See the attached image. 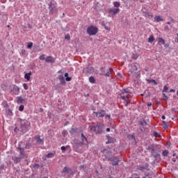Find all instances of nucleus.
<instances>
[{"mask_svg": "<svg viewBox=\"0 0 178 178\" xmlns=\"http://www.w3.org/2000/svg\"><path fill=\"white\" fill-rule=\"evenodd\" d=\"M120 97L124 101V105L129 106L130 102H131V92L128 88L123 89L120 93Z\"/></svg>", "mask_w": 178, "mask_h": 178, "instance_id": "f257e3e1", "label": "nucleus"}, {"mask_svg": "<svg viewBox=\"0 0 178 178\" xmlns=\"http://www.w3.org/2000/svg\"><path fill=\"white\" fill-rule=\"evenodd\" d=\"M137 70H138V63H134L129 65V75L132 76V77H136V79H140V73Z\"/></svg>", "mask_w": 178, "mask_h": 178, "instance_id": "f03ea898", "label": "nucleus"}, {"mask_svg": "<svg viewBox=\"0 0 178 178\" xmlns=\"http://www.w3.org/2000/svg\"><path fill=\"white\" fill-rule=\"evenodd\" d=\"M49 10L50 15H55V13H58V3L55 0H51L49 3Z\"/></svg>", "mask_w": 178, "mask_h": 178, "instance_id": "7ed1b4c3", "label": "nucleus"}, {"mask_svg": "<svg viewBox=\"0 0 178 178\" xmlns=\"http://www.w3.org/2000/svg\"><path fill=\"white\" fill-rule=\"evenodd\" d=\"M104 129V124L100 122H97L95 126L91 128V130H94L96 134H102V130Z\"/></svg>", "mask_w": 178, "mask_h": 178, "instance_id": "20e7f679", "label": "nucleus"}, {"mask_svg": "<svg viewBox=\"0 0 178 178\" xmlns=\"http://www.w3.org/2000/svg\"><path fill=\"white\" fill-rule=\"evenodd\" d=\"M87 33L89 35H95L98 33V28L94 26H89Z\"/></svg>", "mask_w": 178, "mask_h": 178, "instance_id": "39448f33", "label": "nucleus"}, {"mask_svg": "<svg viewBox=\"0 0 178 178\" xmlns=\"http://www.w3.org/2000/svg\"><path fill=\"white\" fill-rule=\"evenodd\" d=\"M29 124V122L26 120H24L21 122V131L22 133H26L27 131V124Z\"/></svg>", "mask_w": 178, "mask_h": 178, "instance_id": "423d86ee", "label": "nucleus"}, {"mask_svg": "<svg viewBox=\"0 0 178 178\" xmlns=\"http://www.w3.org/2000/svg\"><path fill=\"white\" fill-rule=\"evenodd\" d=\"M137 169L141 172H148L149 170V165L146 163L144 165H138Z\"/></svg>", "mask_w": 178, "mask_h": 178, "instance_id": "0eeeda50", "label": "nucleus"}, {"mask_svg": "<svg viewBox=\"0 0 178 178\" xmlns=\"http://www.w3.org/2000/svg\"><path fill=\"white\" fill-rule=\"evenodd\" d=\"M81 145H88V140H87V138L84 136V134H81Z\"/></svg>", "mask_w": 178, "mask_h": 178, "instance_id": "6e6552de", "label": "nucleus"}, {"mask_svg": "<svg viewBox=\"0 0 178 178\" xmlns=\"http://www.w3.org/2000/svg\"><path fill=\"white\" fill-rule=\"evenodd\" d=\"M120 12V8H110L108 10V13H111L113 16H116Z\"/></svg>", "mask_w": 178, "mask_h": 178, "instance_id": "1a4fd4ad", "label": "nucleus"}, {"mask_svg": "<svg viewBox=\"0 0 178 178\" xmlns=\"http://www.w3.org/2000/svg\"><path fill=\"white\" fill-rule=\"evenodd\" d=\"M93 113H95L97 118H104L105 116V111L101 110L99 112H93Z\"/></svg>", "mask_w": 178, "mask_h": 178, "instance_id": "9d476101", "label": "nucleus"}, {"mask_svg": "<svg viewBox=\"0 0 178 178\" xmlns=\"http://www.w3.org/2000/svg\"><path fill=\"white\" fill-rule=\"evenodd\" d=\"M111 161H112V165L113 166H118L119 165V158L118 157H114L111 159Z\"/></svg>", "mask_w": 178, "mask_h": 178, "instance_id": "9b49d317", "label": "nucleus"}, {"mask_svg": "<svg viewBox=\"0 0 178 178\" xmlns=\"http://www.w3.org/2000/svg\"><path fill=\"white\" fill-rule=\"evenodd\" d=\"M58 79L60 80V84L62 86H66V81H65V77L63 76V74L58 76Z\"/></svg>", "mask_w": 178, "mask_h": 178, "instance_id": "f8f14e48", "label": "nucleus"}, {"mask_svg": "<svg viewBox=\"0 0 178 178\" xmlns=\"http://www.w3.org/2000/svg\"><path fill=\"white\" fill-rule=\"evenodd\" d=\"M45 62L47 63H55V58L52 56H47L45 59Z\"/></svg>", "mask_w": 178, "mask_h": 178, "instance_id": "ddd939ff", "label": "nucleus"}, {"mask_svg": "<svg viewBox=\"0 0 178 178\" xmlns=\"http://www.w3.org/2000/svg\"><path fill=\"white\" fill-rule=\"evenodd\" d=\"M108 138V143H106V144H110L111 143H115V141H116V138H112L109 136H106Z\"/></svg>", "mask_w": 178, "mask_h": 178, "instance_id": "4468645a", "label": "nucleus"}, {"mask_svg": "<svg viewBox=\"0 0 178 178\" xmlns=\"http://www.w3.org/2000/svg\"><path fill=\"white\" fill-rule=\"evenodd\" d=\"M23 159L22 157H13V161H14V163H19Z\"/></svg>", "mask_w": 178, "mask_h": 178, "instance_id": "2eb2a0df", "label": "nucleus"}, {"mask_svg": "<svg viewBox=\"0 0 178 178\" xmlns=\"http://www.w3.org/2000/svg\"><path fill=\"white\" fill-rule=\"evenodd\" d=\"M113 72V68H109L108 72L104 74L106 77H111V74H112V72Z\"/></svg>", "mask_w": 178, "mask_h": 178, "instance_id": "dca6fc26", "label": "nucleus"}, {"mask_svg": "<svg viewBox=\"0 0 178 178\" xmlns=\"http://www.w3.org/2000/svg\"><path fill=\"white\" fill-rule=\"evenodd\" d=\"M17 102L18 104H24V99L22 97H17Z\"/></svg>", "mask_w": 178, "mask_h": 178, "instance_id": "f3484780", "label": "nucleus"}, {"mask_svg": "<svg viewBox=\"0 0 178 178\" xmlns=\"http://www.w3.org/2000/svg\"><path fill=\"white\" fill-rule=\"evenodd\" d=\"M35 140H36L37 144H42V143H43L42 139L40 138V136H35Z\"/></svg>", "mask_w": 178, "mask_h": 178, "instance_id": "a211bd4d", "label": "nucleus"}, {"mask_svg": "<svg viewBox=\"0 0 178 178\" xmlns=\"http://www.w3.org/2000/svg\"><path fill=\"white\" fill-rule=\"evenodd\" d=\"M31 76V72H30L29 73H26L24 75V79H26V80H27V81H30Z\"/></svg>", "mask_w": 178, "mask_h": 178, "instance_id": "6ab92c4d", "label": "nucleus"}, {"mask_svg": "<svg viewBox=\"0 0 178 178\" xmlns=\"http://www.w3.org/2000/svg\"><path fill=\"white\" fill-rule=\"evenodd\" d=\"M69 172H72V169L67 168V167H65L63 169L62 173H69Z\"/></svg>", "mask_w": 178, "mask_h": 178, "instance_id": "aec40b11", "label": "nucleus"}, {"mask_svg": "<svg viewBox=\"0 0 178 178\" xmlns=\"http://www.w3.org/2000/svg\"><path fill=\"white\" fill-rule=\"evenodd\" d=\"M154 19L155 21L157 22V23H159V22H163V18H162V17L161 16H156Z\"/></svg>", "mask_w": 178, "mask_h": 178, "instance_id": "412c9836", "label": "nucleus"}, {"mask_svg": "<svg viewBox=\"0 0 178 178\" xmlns=\"http://www.w3.org/2000/svg\"><path fill=\"white\" fill-rule=\"evenodd\" d=\"M19 151H20V158H22V159H23V158H24V149H23V148H22V147H19Z\"/></svg>", "mask_w": 178, "mask_h": 178, "instance_id": "4be33fe9", "label": "nucleus"}, {"mask_svg": "<svg viewBox=\"0 0 178 178\" xmlns=\"http://www.w3.org/2000/svg\"><path fill=\"white\" fill-rule=\"evenodd\" d=\"M15 95H19V93L20 92V89L18 87L14 88L13 89Z\"/></svg>", "mask_w": 178, "mask_h": 178, "instance_id": "5701e85b", "label": "nucleus"}, {"mask_svg": "<svg viewBox=\"0 0 178 178\" xmlns=\"http://www.w3.org/2000/svg\"><path fill=\"white\" fill-rule=\"evenodd\" d=\"M159 45H165V40L162 38H159V42H158Z\"/></svg>", "mask_w": 178, "mask_h": 178, "instance_id": "b1692460", "label": "nucleus"}, {"mask_svg": "<svg viewBox=\"0 0 178 178\" xmlns=\"http://www.w3.org/2000/svg\"><path fill=\"white\" fill-rule=\"evenodd\" d=\"M113 6L115 8H117V9H119V8L120 7V2H119V1H114L113 2Z\"/></svg>", "mask_w": 178, "mask_h": 178, "instance_id": "393cba45", "label": "nucleus"}, {"mask_svg": "<svg viewBox=\"0 0 178 178\" xmlns=\"http://www.w3.org/2000/svg\"><path fill=\"white\" fill-rule=\"evenodd\" d=\"M155 41V38L154 35H150L149 38H148V42L152 43Z\"/></svg>", "mask_w": 178, "mask_h": 178, "instance_id": "a878e982", "label": "nucleus"}, {"mask_svg": "<svg viewBox=\"0 0 178 178\" xmlns=\"http://www.w3.org/2000/svg\"><path fill=\"white\" fill-rule=\"evenodd\" d=\"M105 67H101L100 69V76H105Z\"/></svg>", "mask_w": 178, "mask_h": 178, "instance_id": "bb28decb", "label": "nucleus"}, {"mask_svg": "<svg viewBox=\"0 0 178 178\" xmlns=\"http://www.w3.org/2000/svg\"><path fill=\"white\" fill-rule=\"evenodd\" d=\"M90 83H92V84H95V78L94 76H90L89 78Z\"/></svg>", "mask_w": 178, "mask_h": 178, "instance_id": "cd10ccee", "label": "nucleus"}, {"mask_svg": "<svg viewBox=\"0 0 178 178\" xmlns=\"http://www.w3.org/2000/svg\"><path fill=\"white\" fill-rule=\"evenodd\" d=\"M68 76H69L68 73L65 74V77H66L65 80H66V81H71L72 77H68Z\"/></svg>", "mask_w": 178, "mask_h": 178, "instance_id": "c85d7f7f", "label": "nucleus"}, {"mask_svg": "<svg viewBox=\"0 0 178 178\" xmlns=\"http://www.w3.org/2000/svg\"><path fill=\"white\" fill-rule=\"evenodd\" d=\"M147 81H149V83H153L154 84V86H158V82H156V81H155L154 79H149Z\"/></svg>", "mask_w": 178, "mask_h": 178, "instance_id": "c756f323", "label": "nucleus"}, {"mask_svg": "<svg viewBox=\"0 0 178 178\" xmlns=\"http://www.w3.org/2000/svg\"><path fill=\"white\" fill-rule=\"evenodd\" d=\"M47 158H54L55 156V154L54 153H49L48 154L46 155Z\"/></svg>", "mask_w": 178, "mask_h": 178, "instance_id": "7c9ffc66", "label": "nucleus"}, {"mask_svg": "<svg viewBox=\"0 0 178 178\" xmlns=\"http://www.w3.org/2000/svg\"><path fill=\"white\" fill-rule=\"evenodd\" d=\"M132 59H135V60H137V59H138V54H132Z\"/></svg>", "mask_w": 178, "mask_h": 178, "instance_id": "2f4dec72", "label": "nucleus"}, {"mask_svg": "<svg viewBox=\"0 0 178 178\" xmlns=\"http://www.w3.org/2000/svg\"><path fill=\"white\" fill-rule=\"evenodd\" d=\"M27 48L28 49H31V48H33V42H28Z\"/></svg>", "mask_w": 178, "mask_h": 178, "instance_id": "473e14b6", "label": "nucleus"}, {"mask_svg": "<svg viewBox=\"0 0 178 178\" xmlns=\"http://www.w3.org/2000/svg\"><path fill=\"white\" fill-rule=\"evenodd\" d=\"M39 59H40V60H45V54H42L40 56Z\"/></svg>", "mask_w": 178, "mask_h": 178, "instance_id": "72a5a7b5", "label": "nucleus"}, {"mask_svg": "<svg viewBox=\"0 0 178 178\" xmlns=\"http://www.w3.org/2000/svg\"><path fill=\"white\" fill-rule=\"evenodd\" d=\"M168 154H169V152L168 150H164L163 152V156H168Z\"/></svg>", "mask_w": 178, "mask_h": 178, "instance_id": "f704fd0d", "label": "nucleus"}, {"mask_svg": "<svg viewBox=\"0 0 178 178\" xmlns=\"http://www.w3.org/2000/svg\"><path fill=\"white\" fill-rule=\"evenodd\" d=\"M19 111L20 112H23V111H24V105H21L19 107Z\"/></svg>", "mask_w": 178, "mask_h": 178, "instance_id": "c9c22d12", "label": "nucleus"}, {"mask_svg": "<svg viewBox=\"0 0 178 178\" xmlns=\"http://www.w3.org/2000/svg\"><path fill=\"white\" fill-rule=\"evenodd\" d=\"M168 90H169V88L168 87V86H165L163 92H168Z\"/></svg>", "mask_w": 178, "mask_h": 178, "instance_id": "e433bc0d", "label": "nucleus"}, {"mask_svg": "<svg viewBox=\"0 0 178 178\" xmlns=\"http://www.w3.org/2000/svg\"><path fill=\"white\" fill-rule=\"evenodd\" d=\"M23 87L24 90H29V85H27V83H24Z\"/></svg>", "mask_w": 178, "mask_h": 178, "instance_id": "4c0bfd02", "label": "nucleus"}, {"mask_svg": "<svg viewBox=\"0 0 178 178\" xmlns=\"http://www.w3.org/2000/svg\"><path fill=\"white\" fill-rule=\"evenodd\" d=\"M154 137H156V138L161 137V136L159 135V134H158V133L156 132V131L154 132Z\"/></svg>", "mask_w": 178, "mask_h": 178, "instance_id": "58836bf2", "label": "nucleus"}, {"mask_svg": "<svg viewBox=\"0 0 178 178\" xmlns=\"http://www.w3.org/2000/svg\"><path fill=\"white\" fill-rule=\"evenodd\" d=\"M8 115H9L10 116H12V115H13V113H12V111H10V109L8 108Z\"/></svg>", "mask_w": 178, "mask_h": 178, "instance_id": "ea45409f", "label": "nucleus"}, {"mask_svg": "<svg viewBox=\"0 0 178 178\" xmlns=\"http://www.w3.org/2000/svg\"><path fill=\"white\" fill-rule=\"evenodd\" d=\"M65 40H70V35H65Z\"/></svg>", "mask_w": 178, "mask_h": 178, "instance_id": "a19ab883", "label": "nucleus"}, {"mask_svg": "<svg viewBox=\"0 0 178 178\" xmlns=\"http://www.w3.org/2000/svg\"><path fill=\"white\" fill-rule=\"evenodd\" d=\"M33 168H35V169H38L40 168V165L39 164H35L33 165Z\"/></svg>", "mask_w": 178, "mask_h": 178, "instance_id": "79ce46f5", "label": "nucleus"}, {"mask_svg": "<svg viewBox=\"0 0 178 178\" xmlns=\"http://www.w3.org/2000/svg\"><path fill=\"white\" fill-rule=\"evenodd\" d=\"M147 17H148L149 19H152V17H154V15H151V14H148Z\"/></svg>", "mask_w": 178, "mask_h": 178, "instance_id": "37998d69", "label": "nucleus"}, {"mask_svg": "<svg viewBox=\"0 0 178 178\" xmlns=\"http://www.w3.org/2000/svg\"><path fill=\"white\" fill-rule=\"evenodd\" d=\"M61 150L62 151H66V147L65 146L61 147Z\"/></svg>", "mask_w": 178, "mask_h": 178, "instance_id": "c03bdc74", "label": "nucleus"}, {"mask_svg": "<svg viewBox=\"0 0 178 178\" xmlns=\"http://www.w3.org/2000/svg\"><path fill=\"white\" fill-rule=\"evenodd\" d=\"M175 42L178 43V33H177V37L175 38Z\"/></svg>", "mask_w": 178, "mask_h": 178, "instance_id": "a18cd8bd", "label": "nucleus"}, {"mask_svg": "<svg viewBox=\"0 0 178 178\" xmlns=\"http://www.w3.org/2000/svg\"><path fill=\"white\" fill-rule=\"evenodd\" d=\"M104 29H106V30H111V28H109V27H108V26H104Z\"/></svg>", "mask_w": 178, "mask_h": 178, "instance_id": "49530a36", "label": "nucleus"}, {"mask_svg": "<svg viewBox=\"0 0 178 178\" xmlns=\"http://www.w3.org/2000/svg\"><path fill=\"white\" fill-rule=\"evenodd\" d=\"M152 148H153L152 147L149 146L148 148H147V149H148L149 151H152Z\"/></svg>", "mask_w": 178, "mask_h": 178, "instance_id": "de8ad7c7", "label": "nucleus"}, {"mask_svg": "<svg viewBox=\"0 0 178 178\" xmlns=\"http://www.w3.org/2000/svg\"><path fill=\"white\" fill-rule=\"evenodd\" d=\"M175 91H176V90H174V89H170V92H175Z\"/></svg>", "mask_w": 178, "mask_h": 178, "instance_id": "09e8293b", "label": "nucleus"}, {"mask_svg": "<svg viewBox=\"0 0 178 178\" xmlns=\"http://www.w3.org/2000/svg\"><path fill=\"white\" fill-rule=\"evenodd\" d=\"M143 178H149V177H148V174H145V176L143 177Z\"/></svg>", "mask_w": 178, "mask_h": 178, "instance_id": "8fccbe9b", "label": "nucleus"}, {"mask_svg": "<svg viewBox=\"0 0 178 178\" xmlns=\"http://www.w3.org/2000/svg\"><path fill=\"white\" fill-rule=\"evenodd\" d=\"M161 119H163V120H165V119H166V117H165V115H162Z\"/></svg>", "mask_w": 178, "mask_h": 178, "instance_id": "3c124183", "label": "nucleus"}, {"mask_svg": "<svg viewBox=\"0 0 178 178\" xmlns=\"http://www.w3.org/2000/svg\"><path fill=\"white\" fill-rule=\"evenodd\" d=\"M150 151H151L152 154H154V151H155V149H154V147H152V150H150Z\"/></svg>", "mask_w": 178, "mask_h": 178, "instance_id": "603ef678", "label": "nucleus"}, {"mask_svg": "<svg viewBox=\"0 0 178 178\" xmlns=\"http://www.w3.org/2000/svg\"><path fill=\"white\" fill-rule=\"evenodd\" d=\"M106 131H108V132L111 131V129L110 128H107L106 129Z\"/></svg>", "mask_w": 178, "mask_h": 178, "instance_id": "864d4df0", "label": "nucleus"}, {"mask_svg": "<svg viewBox=\"0 0 178 178\" xmlns=\"http://www.w3.org/2000/svg\"><path fill=\"white\" fill-rule=\"evenodd\" d=\"M66 133H67L66 131H63V134H66Z\"/></svg>", "mask_w": 178, "mask_h": 178, "instance_id": "5fc2aeb1", "label": "nucleus"}, {"mask_svg": "<svg viewBox=\"0 0 178 178\" xmlns=\"http://www.w3.org/2000/svg\"><path fill=\"white\" fill-rule=\"evenodd\" d=\"M165 30L169 29V28L168 27V26H165Z\"/></svg>", "mask_w": 178, "mask_h": 178, "instance_id": "6e6d98bb", "label": "nucleus"}, {"mask_svg": "<svg viewBox=\"0 0 178 178\" xmlns=\"http://www.w3.org/2000/svg\"><path fill=\"white\" fill-rule=\"evenodd\" d=\"M163 124H166V122L163 121Z\"/></svg>", "mask_w": 178, "mask_h": 178, "instance_id": "4d7b16f0", "label": "nucleus"}, {"mask_svg": "<svg viewBox=\"0 0 178 178\" xmlns=\"http://www.w3.org/2000/svg\"><path fill=\"white\" fill-rule=\"evenodd\" d=\"M58 73H63L62 70L58 71Z\"/></svg>", "mask_w": 178, "mask_h": 178, "instance_id": "13d9d810", "label": "nucleus"}, {"mask_svg": "<svg viewBox=\"0 0 178 178\" xmlns=\"http://www.w3.org/2000/svg\"><path fill=\"white\" fill-rule=\"evenodd\" d=\"M171 22H172L173 23H175V19H171Z\"/></svg>", "mask_w": 178, "mask_h": 178, "instance_id": "bf43d9fd", "label": "nucleus"}, {"mask_svg": "<svg viewBox=\"0 0 178 178\" xmlns=\"http://www.w3.org/2000/svg\"><path fill=\"white\" fill-rule=\"evenodd\" d=\"M15 131H17V128H15Z\"/></svg>", "mask_w": 178, "mask_h": 178, "instance_id": "052dcab7", "label": "nucleus"}, {"mask_svg": "<svg viewBox=\"0 0 178 178\" xmlns=\"http://www.w3.org/2000/svg\"><path fill=\"white\" fill-rule=\"evenodd\" d=\"M106 118H111V115H106Z\"/></svg>", "mask_w": 178, "mask_h": 178, "instance_id": "680f3d73", "label": "nucleus"}, {"mask_svg": "<svg viewBox=\"0 0 178 178\" xmlns=\"http://www.w3.org/2000/svg\"><path fill=\"white\" fill-rule=\"evenodd\" d=\"M167 24H170V22H167Z\"/></svg>", "mask_w": 178, "mask_h": 178, "instance_id": "e2e57ef3", "label": "nucleus"}, {"mask_svg": "<svg viewBox=\"0 0 178 178\" xmlns=\"http://www.w3.org/2000/svg\"><path fill=\"white\" fill-rule=\"evenodd\" d=\"M7 27L9 28V27H10V25H8Z\"/></svg>", "mask_w": 178, "mask_h": 178, "instance_id": "0e129e2a", "label": "nucleus"}, {"mask_svg": "<svg viewBox=\"0 0 178 178\" xmlns=\"http://www.w3.org/2000/svg\"><path fill=\"white\" fill-rule=\"evenodd\" d=\"M151 105H152V104H148V106H151Z\"/></svg>", "mask_w": 178, "mask_h": 178, "instance_id": "69168bd1", "label": "nucleus"}, {"mask_svg": "<svg viewBox=\"0 0 178 178\" xmlns=\"http://www.w3.org/2000/svg\"><path fill=\"white\" fill-rule=\"evenodd\" d=\"M163 95L164 97H166V95H165V94H163Z\"/></svg>", "mask_w": 178, "mask_h": 178, "instance_id": "338daca9", "label": "nucleus"}, {"mask_svg": "<svg viewBox=\"0 0 178 178\" xmlns=\"http://www.w3.org/2000/svg\"><path fill=\"white\" fill-rule=\"evenodd\" d=\"M177 95L178 96V91L177 92Z\"/></svg>", "mask_w": 178, "mask_h": 178, "instance_id": "774afa93", "label": "nucleus"}]
</instances>
